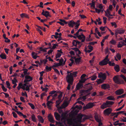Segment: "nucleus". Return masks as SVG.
Listing matches in <instances>:
<instances>
[{"label":"nucleus","mask_w":126,"mask_h":126,"mask_svg":"<svg viewBox=\"0 0 126 126\" xmlns=\"http://www.w3.org/2000/svg\"><path fill=\"white\" fill-rule=\"evenodd\" d=\"M114 69L117 72H119L120 70L119 66L117 64L115 65L114 67Z\"/></svg>","instance_id":"nucleus-30"},{"label":"nucleus","mask_w":126,"mask_h":126,"mask_svg":"<svg viewBox=\"0 0 126 126\" xmlns=\"http://www.w3.org/2000/svg\"><path fill=\"white\" fill-rule=\"evenodd\" d=\"M117 47L118 48L121 47L123 46L122 45V42L120 41L119 42V43L118 44Z\"/></svg>","instance_id":"nucleus-46"},{"label":"nucleus","mask_w":126,"mask_h":126,"mask_svg":"<svg viewBox=\"0 0 126 126\" xmlns=\"http://www.w3.org/2000/svg\"><path fill=\"white\" fill-rule=\"evenodd\" d=\"M82 108V107L81 105H76L75 107H73V108L74 110H75L76 108H77L78 109H79V110L81 109Z\"/></svg>","instance_id":"nucleus-45"},{"label":"nucleus","mask_w":126,"mask_h":126,"mask_svg":"<svg viewBox=\"0 0 126 126\" xmlns=\"http://www.w3.org/2000/svg\"><path fill=\"white\" fill-rule=\"evenodd\" d=\"M0 57L2 59H5L6 58V56L5 54H1L0 55Z\"/></svg>","instance_id":"nucleus-40"},{"label":"nucleus","mask_w":126,"mask_h":126,"mask_svg":"<svg viewBox=\"0 0 126 126\" xmlns=\"http://www.w3.org/2000/svg\"><path fill=\"white\" fill-rule=\"evenodd\" d=\"M115 35L116 37H117L118 34H123L125 32V30L121 28H118L115 31Z\"/></svg>","instance_id":"nucleus-6"},{"label":"nucleus","mask_w":126,"mask_h":126,"mask_svg":"<svg viewBox=\"0 0 126 126\" xmlns=\"http://www.w3.org/2000/svg\"><path fill=\"white\" fill-rule=\"evenodd\" d=\"M81 79L79 80V83H82L86 81V79Z\"/></svg>","instance_id":"nucleus-51"},{"label":"nucleus","mask_w":126,"mask_h":126,"mask_svg":"<svg viewBox=\"0 0 126 126\" xmlns=\"http://www.w3.org/2000/svg\"><path fill=\"white\" fill-rule=\"evenodd\" d=\"M77 37L79 39L81 40L82 42H84L85 39V36L83 34L79 35Z\"/></svg>","instance_id":"nucleus-18"},{"label":"nucleus","mask_w":126,"mask_h":126,"mask_svg":"<svg viewBox=\"0 0 126 126\" xmlns=\"http://www.w3.org/2000/svg\"><path fill=\"white\" fill-rule=\"evenodd\" d=\"M48 119L49 121L53 123H54L55 121L54 120L53 117L51 114H49L47 116Z\"/></svg>","instance_id":"nucleus-16"},{"label":"nucleus","mask_w":126,"mask_h":126,"mask_svg":"<svg viewBox=\"0 0 126 126\" xmlns=\"http://www.w3.org/2000/svg\"><path fill=\"white\" fill-rule=\"evenodd\" d=\"M112 111V109L110 108H109L105 109L104 110L103 112L104 114L109 115L111 113Z\"/></svg>","instance_id":"nucleus-17"},{"label":"nucleus","mask_w":126,"mask_h":126,"mask_svg":"<svg viewBox=\"0 0 126 126\" xmlns=\"http://www.w3.org/2000/svg\"><path fill=\"white\" fill-rule=\"evenodd\" d=\"M91 5V7H93L94 9L95 8V2L93 1H92L91 3H90L89 4Z\"/></svg>","instance_id":"nucleus-39"},{"label":"nucleus","mask_w":126,"mask_h":126,"mask_svg":"<svg viewBox=\"0 0 126 126\" xmlns=\"http://www.w3.org/2000/svg\"><path fill=\"white\" fill-rule=\"evenodd\" d=\"M84 114H79L77 117L73 119L74 121L76 122L75 124V126H84V125L80 123L78 124L77 122H79L80 123L81 122V120Z\"/></svg>","instance_id":"nucleus-3"},{"label":"nucleus","mask_w":126,"mask_h":126,"mask_svg":"<svg viewBox=\"0 0 126 126\" xmlns=\"http://www.w3.org/2000/svg\"><path fill=\"white\" fill-rule=\"evenodd\" d=\"M101 89L104 90H106L110 88V86L109 84H104L101 85Z\"/></svg>","instance_id":"nucleus-19"},{"label":"nucleus","mask_w":126,"mask_h":126,"mask_svg":"<svg viewBox=\"0 0 126 126\" xmlns=\"http://www.w3.org/2000/svg\"><path fill=\"white\" fill-rule=\"evenodd\" d=\"M20 100L22 102H25V101L24 99H24V98L23 97H22V96H21L20 97Z\"/></svg>","instance_id":"nucleus-59"},{"label":"nucleus","mask_w":126,"mask_h":126,"mask_svg":"<svg viewBox=\"0 0 126 126\" xmlns=\"http://www.w3.org/2000/svg\"><path fill=\"white\" fill-rule=\"evenodd\" d=\"M109 60L104 59L102 61L99 63V65L101 66L106 65L108 63Z\"/></svg>","instance_id":"nucleus-13"},{"label":"nucleus","mask_w":126,"mask_h":126,"mask_svg":"<svg viewBox=\"0 0 126 126\" xmlns=\"http://www.w3.org/2000/svg\"><path fill=\"white\" fill-rule=\"evenodd\" d=\"M110 43L112 45H115L116 43V42L113 39H112L110 41Z\"/></svg>","instance_id":"nucleus-41"},{"label":"nucleus","mask_w":126,"mask_h":126,"mask_svg":"<svg viewBox=\"0 0 126 126\" xmlns=\"http://www.w3.org/2000/svg\"><path fill=\"white\" fill-rule=\"evenodd\" d=\"M92 89V86H91L87 90H81L80 91V93L82 94L86 93L87 94V95H89L90 94V91Z\"/></svg>","instance_id":"nucleus-8"},{"label":"nucleus","mask_w":126,"mask_h":126,"mask_svg":"<svg viewBox=\"0 0 126 126\" xmlns=\"http://www.w3.org/2000/svg\"><path fill=\"white\" fill-rule=\"evenodd\" d=\"M1 85H2V88L3 91L4 92H6L7 91V89L5 87L3 84H1Z\"/></svg>","instance_id":"nucleus-48"},{"label":"nucleus","mask_w":126,"mask_h":126,"mask_svg":"<svg viewBox=\"0 0 126 126\" xmlns=\"http://www.w3.org/2000/svg\"><path fill=\"white\" fill-rule=\"evenodd\" d=\"M32 57L34 59H36L37 58L38 56L37 55V54H36L34 52H32Z\"/></svg>","instance_id":"nucleus-35"},{"label":"nucleus","mask_w":126,"mask_h":126,"mask_svg":"<svg viewBox=\"0 0 126 126\" xmlns=\"http://www.w3.org/2000/svg\"><path fill=\"white\" fill-rule=\"evenodd\" d=\"M68 103L67 101L64 102L61 106V107L63 108H65L67 107L68 105Z\"/></svg>","instance_id":"nucleus-31"},{"label":"nucleus","mask_w":126,"mask_h":126,"mask_svg":"<svg viewBox=\"0 0 126 126\" xmlns=\"http://www.w3.org/2000/svg\"><path fill=\"white\" fill-rule=\"evenodd\" d=\"M78 72L75 71L71 72L67 71V75L66 79L67 82L68 83V84L67 88L68 90H69L70 89L71 85L73 84L74 80V78L76 77L77 76Z\"/></svg>","instance_id":"nucleus-1"},{"label":"nucleus","mask_w":126,"mask_h":126,"mask_svg":"<svg viewBox=\"0 0 126 126\" xmlns=\"http://www.w3.org/2000/svg\"><path fill=\"white\" fill-rule=\"evenodd\" d=\"M80 99H81V98H78V101H77V102L74 104H76V103H79V104H81L82 105H83V104H84V103L83 102H82L81 101H78V100H80Z\"/></svg>","instance_id":"nucleus-52"},{"label":"nucleus","mask_w":126,"mask_h":126,"mask_svg":"<svg viewBox=\"0 0 126 126\" xmlns=\"http://www.w3.org/2000/svg\"><path fill=\"white\" fill-rule=\"evenodd\" d=\"M14 117L15 118H16L17 117V115L14 111H13L12 112Z\"/></svg>","instance_id":"nucleus-60"},{"label":"nucleus","mask_w":126,"mask_h":126,"mask_svg":"<svg viewBox=\"0 0 126 126\" xmlns=\"http://www.w3.org/2000/svg\"><path fill=\"white\" fill-rule=\"evenodd\" d=\"M84 116V117H83L82 120V122H84L86 120L89 119L90 118L89 116L85 115L84 114V116Z\"/></svg>","instance_id":"nucleus-33"},{"label":"nucleus","mask_w":126,"mask_h":126,"mask_svg":"<svg viewBox=\"0 0 126 126\" xmlns=\"http://www.w3.org/2000/svg\"><path fill=\"white\" fill-rule=\"evenodd\" d=\"M87 47L89 49H88L87 47H85L84 50V51L86 53H89L91 52L93 50V47L90 45H88Z\"/></svg>","instance_id":"nucleus-11"},{"label":"nucleus","mask_w":126,"mask_h":126,"mask_svg":"<svg viewBox=\"0 0 126 126\" xmlns=\"http://www.w3.org/2000/svg\"><path fill=\"white\" fill-rule=\"evenodd\" d=\"M110 24L112 26H114L115 28H116L117 27V25L115 22H111Z\"/></svg>","instance_id":"nucleus-53"},{"label":"nucleus","mask_w":126,"mask_h":126,"mask_svg":"<svg viewBox=\"0 0 126 126\" xmlns=\"http://www.w3.org/2000/svg\"><path fill=\"white\" fill-rule=\"evenodd\" d=\"M114 103V102L111 101H106L105 103H104L101 106L102 109H104L106 108L111 107Z\"/></svg>","instance_id":"nucleus-4"},{"label":"nucleus","mask_w":126,"mask_h":126,"mask_svg":"<svg viewBox=\"0 0 126 126\" xmlns=\"http://www.w3.org/2000/svg\"><path fill=\"white\" fill-rule=\"evenodd\" d=\"M97 78V76L95 75H94L91 77V80L93 81L94 80Z\"/></svg>","instance_id":"nucleus-44"},{"label":"nucleus","mask_w":126,"mask_h":126,"mask_svg":"<svg viewBox=\"0 0 126 126\" xmlns=\"http://www.w3.org/2000/svg\"><path fill=\"white\" fill-rule=\"evenodd\" d=\"M104 81V80H103L102 79H97V80L96 81V82H97V83L98 84H99L103 83Z\"/></svg>","instance_id":"nucleus-37"},{"label":"nucleus","mask_w":126,"mask_h":126,"mask_svg":"<svg viewBox=\"0 0 126 126\" xmlns=\"http://www.w3.org/2000/svg\"><path fill=\"white\" fill-rule=\"evenodd\" d=\"M124 93V90L122 89H119L117 90L115 92V94L117 95H120Z\"/></svg>","instance_id":"nucleus-14"},{"label":"nucleus","mask_w":126,"mask_h":126,"mask_svg":"<svg viewBox=\"0 0 126 126\" xmlns=\"http://www.w3.org/2000/svg\"><path fill=\"white\" fill-rule=\"evenodd\" d=\"M53 103V102L52 101H48L47 102V105L49 109L50 110L51 109V107L52 104Z\"/></svg>","instance_id":"nucleus-25"},{"label":"nucleus","mask_w":126,"mask_h":126,"mask_svg":"<svg viewBox=\"0 0 126 126\" xmlns=\"http://www.w3.org/2000/svg\"><path fill=\"white\" fill-rule=\"evenodd\" d=\"M81 57L78 54H77L76 56L74 57L76 65H79L82 62L81 61Z\"/></svg>","instance_id":"nucleus-5"},{"label":"nucleus","mask_w":126,"mask_h":126,"mask_svg":"<svg viewBox=\"0 0 126 126\" xmlns=\"http://www.w3.org/2000/svg\"><path fill=\"white\" fill-rule=\"evenodd\" d=\"M103 19L104 23L105 24L107 22V18L106 17H103Z\"/></svg>","instance_id":"nucleus-61"},{"label":"nucleus","mask_w":126,"mask_h":126,"mask_svg":"<svg viewBox=\"0 0 126 126\" xmlns=\"http://www.w3.org/2000/svg\"><path fill=\"white\" fill-rule=\"evenodd\" d=\"M61 65V64H60L59 63H55V65H53V67H57Z\"/></svg>","instance_id":"nucleus-62"},{"label":"nucleus","mask_w":126,"mask_h":126,"mask_svg":"<svg viewBox=\"0 0 126 126\" xmlns=\"http://www.w3.org/2000/svg\"><path fill=\"white\" fill-rule=\"evenodd\" d=\"M105 16L107 17H109V16H113L110 14V12L108 9H107L106 11H105Z\"/></svg>","instance_id":"nucleus-28"},{"label":"nucleus","mask_w":126,"mask_h":126,"mask_svg":"<svg viewBox=\"0 0 126 126\" xmlns=\"http://www.w3.org/2000/svg\"><path fill=\"white\" fill-rule=\"evenodd\" d=\"M37 117L39 121L42 123H43L44 122V120L42 117L40 115H38Z\"/></svg>","instance_id":"nucleus-29"},{"label":"nucleus","mask_w":126,"mask_h":126,"mask_svg":"<svg viewBox=\"0 0 126 126\" xmlns=\"http://www.w3.org/2000/svg\"><path fill=\"white\" fill-rule=\"evenodd\" d=\"M41 14L44 16L46 17H51V15L49 14V12L47 11H45L44 10H42V12Z\"/></svg>","instance_id":"nucleus-15"},{"label":"nucleus","mask_w":126,"mask_h":126,"mask_svg":"<svg viewBox=\"0 0 126 126\" xmlns=\"http://www.w3.org/2000/svg\"><path fill=\"white\" fill-rule=\"evenodd\" d=\"M115 60L116 61H118V60H120L121 59V56L119 53H117L116 54V56L114 57Z\"/></svg>","instance_id":"nucleus-26"},{"label":"nucleus","mask_w":126,"mask_h":126,"mask_svg":"<svg viewBox=\"0 0 126 126\" xmlns=\"http://www.w3.org/2000/svg\"><path fill=\"white\" fill-rule=\"evenodd\" d=\"M77 24V22H74L73 20L70 21L68 23V25L69 27H73L74 25H76Z\"/></svg>","instance_id":"nucleus-22"},{"label":"nucleus","mask_w":126,"mask_h":126,"mask_svg":"<svg viewBox=\"0 0 126 126\" xmlns=\"http://www.w3.org/2000/svg\"><path fill=\"white\" fill-rule=\"evenodd\" d=\"M80 42L77 40H74L72 42V46L76 47H77V45H79Z\"/></svg>","instance_id":"nucleus-21"},{"label":"nucleus","mask_w":126,"mask_h":126,"mask_svg":"<svg viewBox=\"0 0 126 126\" xmlns=\"http://www.w3.org/2000/svg\"><path fill=\"white\" fill-rule=\"evenodd\" d=\"M94 106V103L90 102L87 104L84 107H83V109L84 110L91 109Z\"/></svg>","instance_id":"nucleus-7"},{"label":"nucleus","mask_w":126,"mask_h":126,"mask_svg":"<svg viewBox=\"0 0 126 126\" xmlns=\"http://www.w3.org/2000/svg\"><path fill=\"white\" fill-rule=\"evenodd\" d=\"M28 104L31 107L32 109H34L35 107L33 104L30 103H29Z\"/></svg>","instance_id":"nucleus-50"},{"label":"nucleus","mask_w":126,"mask_h":126,"mask_svg":"<svg viewBox=\"0 0 126 126\" xmlns=\"http://www.w3.org/2000/svg\"><path fill=\"white\" fill-rule=\"evenodd\" d=\"M107 99L111 100H115V98L114 97L112 96H110L108 97L107 98Z\"/></svg>","instance_id":"nucleus-36"},{"label":"nucleus","mask_w":126,"mask_h":126,"mask_svg":"<svg viewBox=\"0 0 126 126\" xmlns=\"http://www.w3.org/2000/svg\"><path fill=\"white\" fill-rule=\"evenodd\" d=\"M36 30L38 32L40 35H43V34L39 28H36Z\"/></svg>","instance_id":"nucleus-58"},{"label":"nucleus","mask_w":126,"mask_h":126,"mask_svg":"<svg viewBox=\"0 0 126 126\" xmlns=\"http://www.w3.org/2000/svg\"><path fill=\"white\" fill-rule=\"evenodd\" d=\"M98 77L99 78H101L103 80H105L106 79L107 76L105 73L100 72L98 74Z\"/></svg>","instance_id":"nucleus-12"},{"label":"nucleus","mask_w":126,"mask_h":126,"mask_svg":"<svg viewBox=\"0 0 126 126\" xmlns=\"http://www.w3.org/2000/svg\"><path fill=\"white\" fill-rule=\"evenodd\" d=\"M108 63L109 65L110 66H114L115 65V63H114L113 62L112 63H111V62L110 61H109V62Z\"/></svg>","instance_id":"nucleus-49"},{"label":"nucleus","mask_w":126,"mask_h":126,"mask_svg":"<svg viewBox=\"0 0 126 126\" xmlns=\"http://www.w3.org/2000/svg\"><path fill=\"white\" fill-rule=\"evenodd\" d=\"M12 83L13 84H17L16 82H17V81L15 78H14V80H12Z\"/></svg>","instance_id":"nucleus-47"},{"label":"nucleus","mask_w":126,"mask_h":126,"mask_svg":"<svg viewBox=\"0 0 126 126\" xmlns=\"http://www.w3.org/2000/svg\"><path fill=\"white\" fill-rule=\"evenodd\" d=\"M64 61V60L62 58H61L60 60L59 61V63L61 64V65H62L63 64V63Z\"/></svg>","instance_id":"nucleus-55"},{"label":"nucleus","mask_w":126,"mask_h":126,"mask_svg":"<svg viewBox=\"0 0 126 126\" xmlns=\"http://www.w3.org/2000/svg\"><path fill=\"white\" fill-rule=\"evenodd\" d=\"M83 85L82 83H78L75 89L76 91L77 90H79L81 87H83Z\"/></svg>","instance_id":"nucleus-27"},{"label":"nucleus","mask_w":126,"mask_h":126,"mask_svg":"<svg viewBox=\"0 0 126 126\" xmlns=\"http://www.w3.org/2000/svg\"><path fill=\"white\" fill-rule=\"evenodd\" d=\"M79 21H80L79 20H78L77 21V24L75 26V27L77 28V29L78 28L80 24L79 23Z\"/></svg>","instance_id":"nucleus-63"},{"label":"nucleus","mask_w":126,"mask_h":126,"mask_svg":"<svg viewBox=\"0 0 126 126\" xmlns=\"http://www.w3.org/2000/svg\"><path fill=\"white\" fill-rule=\"evenodd\" d=\"M61 102V101L60 99H58L56 101V105L57 106L59 105L60 104Z\"/></svg>","instance_id":"nucleus-56"},{"label":"nucleus","mask_w":126,"mask_h":126,"mask_svg":"<svg viewBox=\"0 0 126 126\" xmlns=\"http://www.w3.org/2000/svg\"><path fill=\"white\" fill-rule=\"evenodd\" d=\"M66 121H67L68 124L70 125H72V122L71 119H67Z\"/></svg>","instance_id":"nucleus-43"},{"label":"nucleus","mask_w":126,"mask_h":126,"mask_svg":"<svg viewBox=\"0 0 126 126\" xmlns=\"http://www.w3.org/2000/svg\"><path fill=\"white\" fill-rule=\"evenodd\" d=\"M31 118L32 119V121L34 122H35L36 121V117L35 115L33 114L32 115Z\"/></svg>","instance_id":"nucleus-32"},{"label":"nucleus","mask_w":126,"mask_h":126,"mask_svg":"<svg viewBox=\"0 0 126 126\" xmlns=\"http://www.w3.org/2000/svg\"><path fill=\"white\" fill-rule=\"evenodd\" d=\"M61 54L60 53L58 52L55 56L56 58H59L61 56Z\"/></svg>","instance_id":"nucleus-57"},{"label":"nucleus","mask_w":126,"mask_h":126,"mask_svg":"<svg viewBox=\"0 0 126 126\" xmlns=\"http://www.w3.org/2000/svg\"><path fill=\"white\" fill-rule=\"evenodd\" d=\"M33 79V78L31 76L26 75L25 76V79L24 81V82L25 83H27L28 82L30 81Z\"/></svg>","instance_id":"nucleus-9"},{"label":"nucleus","mask_w":126,"mask_h":126,"mask_svg":"<svg viewBox=\"0 0 126 126\" xmlns=\"http://www.w3.org/2000/svg\"><path fill=\"white\" fill-rule=\"evenodd\" d=\"M22 89L24 90H26V91H28V92H29L30 88L28 86V85L27 86H26V88L25 87H22Z\"/></svg>","instance_id":"nucleus-38"},{"label":"nucleus","mask_w":126,"mask_h":126,"mask_svg":"<svg viewBox=\"0 0 126 126\" xmlns=\"http://www.w3.org/2000/svg\"><path fill=\"white\" fill-rule=\"evenodd\" d=\"M121 72L124 74H126V69L123 68L121 70Z\"/></svg>","instance_id":"nucleus-64"},{"label":"nucleus","mask_w":126,"mask_h":126,"mask_svg":"<svg viewBox=\"0 0 126 126\" xmlns=\"http://www.w3.org/2000/svg\"><path fill=\"white\" fill-rule=\"evenodd\" d=\"M54 115L56 119L58 121H60L61 119V116L58 113L55 112L54 113Z\"/></svg>","instance_id":"nucleus-24"},{"label":"nucleus","mask_w":126,"mask_h":126,"mask_svg":"<svg viewBox=\"0 0 126 126\" xmlns=\"http://www.w3.org/2000/svg\"><path fill=\"white\" fill-rule=\"evenodd\" d=\"M41 88L42 90L43 91H45L46 92H47L48 89V88L47 87L43 88L42 86H41Z\"/></svg>","instance_id":"nucleus-54"},{"label":"nucleus","mask_w":126,"mask_h":126,"mask_svg":"<svg viewBox=\"0 0 126 126\" xmlns=\"http://www.w3.org/2000/svg\"><path fill=\"white\" fill-rule=\"evenodd\" d=\"M22 70L24 71L23 72L24 74H21V76L22 78H24L25 75L29 74V73H28V70L27 69H23Z\"/></svg>","instance_id":"nucleus-23"},{"label":"nucleus","mask_w":126,"mask_h":126,"mask_svg":"<svg viewBox=\"0 0 126 126\" xmlns=\"http://www.w3.org/2000/svg\"><path fill=\"white\" fill-rule=\"evenodd\" d=\"M46 70L48 72L50 71L51 70L52 67L51 66L49 67L47 66H46Z\"/></svg>","instance_id":"nucleus-42"},{"label":"nucleus","mask_w":126,"mask_h":126,"mask_svg":"<svg viewBox=\"0 0 126 126\" xmlns=\"http://www.w3.org/2000/svg\"><path fill=\"white\" fill-rule=\"evenodd\" d=\"M119 77H121L126 83V78L124 75L121 74L120 75H117L114 76L113 78L114 82L120 85L124 84V81L121 79Z\"/></svg>","instance_id":"nucleus-2"},{"label":"nucleus","mask_w":126,"mask_h":126,"mask_svg":"<svg viewBox=\"0 0 126 126\" xmlns=\"http://www.w3.org/2000/svg\"><path fill=\"white\" fill-rule=\"evenodd\" d=\"M94 118L97 122H101V117L100 116L97 114H95L94 116Z\"/></svg>","instance_id":"nucleus-20"},{"label":"nucleus","mask_w":126,"mask_h":126,"mask_svg":"<svg viewBox=\"0 0 126 126\" xmlns=\"http://www.w3.org/2000/svg\"><path fill=\"white\" fill-rule=\"evenodd\" d=\"M68 115L66 113H63L61 115V120L65 122L66 120L67 119Z\"/></svg>","instance_id":"nucleus-10"},{"label":"nucleus","mask_w":126,"mask_h":126,"mask_svg":"<svg viewBox=\"0 0 126 126\" xmlns=\"http://www.w3.org/2000/svg\"><path fill=\"white\" fill-rule=\"evenodd\" d=\"M20 16L22 17H25L28 18H29L28 15L25 13L22 14L20 15Z\"/></svg>","instance_id":"nucleus-34"}]
</instances>
